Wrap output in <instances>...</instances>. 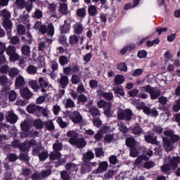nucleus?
Here are the masks:
<instances>
[{
  "label": "nucleus",
  "mask_w": 180,
  "mask_h": 180,
  "mask_svg": "<svg viewBox=\"0 0 180 180\" xmlns=\"http://www.w3.org/2000/svg\"><path fill=\"white\" fill-rule=\"evenodd\" d=\"M32 155H38L39 161H46L49 158V152L37 144L36 148H32Z\"/></svg>",
  "instance_id": "obj_1"
},
{
  "label": "nucleus",
  "mask_w": 180,
  "mask_h": 180,
  "mask_svg": "<svg viewBox=\"0 0 180 180\" xmlns=\"http://www.w3.org/2000/svg\"><path fill=\"white\" fill-rule=\"evenodd\" d=\"M140 89L141 92H148V94L150 95V99H157V98L161 95V92L158 89L153 88L150 85L140 87Z\"/></svg>",
  "instance_id": "obj_2"
},
{
  "label": "nucleus",
  "mask_w": 180,
  "mask_h": 180,
  "mask_svg": "<svg viewBox=\"0 0 180 180\" xmlns=\"http://www.w3.org/2000/svg\"><path fill=\"white\" fill-rule=\"evenodd\" d=\"M179 162L180 158L179 157L172 158L170 160L169 165L165 164L161 167V172L167 174L169 169H175V168H177Z\"/></svg>",
  "instance_id": "obj_3"
},
{
  "label": "nucleus",
  "mask_w": 180,
  "mask_h": 180,
  "mask_svg": "<svg viewBox=\"0 0 180 180\" xmlns=\"http://www.w3.org/2000/svg\"><path fill=\"white\" fill-rule=\"evenodd\" d=\"M133 116V112L130 109H118L117 118L119 120H131Z\"/></svg>",
  "instance_id": "obj_4"
},
{
  "label": "nucleus",
  "mask_w": 180,
  "mask_h": 180,
  "mask_svg": "<svg viewBox=\"0 0 180 180\" xmlns=\"http://www.w3.org/2000/svg\"><path fill=\"white\" fill-rule=\"evenodd\" d=\"M6 52L9 56L10 61H18L19 60V54L16 53V47L13 46H8Z\"/></svg>",
  "instance_id": "obj_5"
},
{
  "label": "nucleus",
  "mask_w": 180,
  "mask_h": 180,
  "mask_svg": "<svg viewBox=\"0 0 180 180\" xmlns=\"http://www.w3.org/2000/svg\"><path fill=\"white\" fill-rule=\"evenodd\" d=\"M72 171H77L75 168V165L68 164L66 165V171H63L60 172V176L63 180H70V174L68 172H72Z\"/></svg>",
  "instance_id": "obj_6"
},
{
  "label": "nucleus",
  "mask_w": 180,
  "mask_h": 180,
  "mask_svg": "<svg viewBox=\"0 0 180 180\" xmlns=\"http://www.w3.org/2000/svg\"><path fill=\"white\" fill-rule=\"evenodd\" d=\"M31 147H33V148H36V147H37V143L34 139L31 141H26L19 146V148L21 151H29Z\"/></svg>",
  "instance_id": "obj_7"
},
{
  "label": "nucleus",
  "mask_w": 180,
  "mask_h": 180,
  "mask_svg": "<svg viewBox=\"0 0 180 180\" xmlns=\"http://www.w3.org/2000/svg\"><path fill=\"white\" fill-rule=\"evenodd\" d=\"M67 115L73 123H81L83 120L82 115L78 111L68 112Z\"/></svg>",
  "instance_id": "obj_8"
},
{
  "label": "nucleus",
  "mask_w": 180,
  "mask_h": 180,
  "mask_svg": "<svg viewBox=\"0 0 180 180\" xmlns=\"http://www.w3.org/2000/svg\"><path fill=\"white\" fill-rule=\"evenodd\" d=\"M153 155V150H150V149H146V150L143 153V155L141 156H139L137 158V159L136 160L135 163L136 164H141V162H143V160L144 161H148V160H150V158Z\"/></svg>",
  "instance_id": "obj_9"
},
{
  "label": "nucleus",
  "mask_w": 180,
  "mask_h": 180,
  "mask_svg": "<svg viewBox=\"0 0 180 180\" xmlns=\"http://www.w3.org/2000/svg\"><path fill=\"white\" fill-rule=\"evenodd\" d=\"M162 143L163 148L166 151H172L175 146H174V143L169 140V139L167 137L162 138Z\"/></svg>",
  "instance_id": "obj_10"
},
{
  "label": "nucleus",
  "mask_w": 180,
  "mask_h": 180,
  "mask_svg": "<svg viewBox=\"0 0 180 180\" xmlns=\"http://www.w3.org/2000/svg\"><path fill=\"white\" fill-rule=\"evenodd\" d=\"M108 168H109V163L108 162H101L98 165V167L94 171L95 174H102L108 171Z\"/></svg>",
  "instance_id": "obj_11"
},
{
  "label": "nucleus",
  "mask_w": 180,
  "mask_h": 180,
  "mask_svg": "<svg viewBox=\"0 0 180 180\" xmlns=\"http://www.w3.org/2000/svg\"><path fill=\"white\" fill-rule=\"evenodd\" d=\"M66 136L70 139L68 141L70 144H72L75 142L74 141L78 139L79 134L75 130H70L67 132Z\"/></svg>",
  "instance_id": "obj_12"
},
{
  "label": "nucleus",
  "mask_w": 180,
  "mask_h": 180,
  "mask_svg": "<svg viewBox=\"0 0 180 180\" xmlns=\"http://www.w3.org/2000/svg\"><path fill=\"white\" fill-rule=\"evenodd\" d=\"M70 29H71V19L67 18L66 20H65V24L60 28L62 34H65V33H69Z\"/></svg>",
  "instance_id": "obj_13"
},
{
  "label": "nucleus",
  "mask_w": 180,
  "mask_h": 180,
  "mask_svg": "<svg viewBox=\"0 0 180 180\" xmlns=\"http://www.w3.org/2000/svg\"><path fill=\"white\" fill-rule=\"evenodd\" d=\"M27 110L29 113H33V115H39V112L41 110V107L36 105L35 104H31L27 106Z\"/></svg>",
  "instance_id": "obj_14"
},
{
  "label": "nucleus",
  "mask_w": 180,
  "mask_h": 180,
  "mask_svg": "<svg viewBox=\"0 0 180 180\" xmlns=\"http://www.w3.org/2000/svg\"><path fill=\"white\" fill-rule=\"evenodd\" d=\"M12 84H13V81L9 80L8 76L5 75L0 76V85H1V86H10Z\"/></svg>",
  "instance_id": "obj_15"
},
{
  "label": "nucleus",
  "mask_w": 180,
  "mask_h": 180,
  "mask_svg": "<svg viewBox=\"0 0 180 180\" xmlns=\"http://www.w3.org/2000/svg\"><path fill=\"white\" fill-rule=\"evenodd\" d=\"M75 142L73 143H70L72 146H76L77 148H83V147H85L86 146V141L84 138H76V139L74 141Z\"/></svg>",
  "instance_id": "obj_16"
},
{
  "label": "nucleus",
  "mask_w": 180,
  "mask_h": 180,
  "mask_svg": "<svg viewBox=\"0 0 180 180\" xmlns=\"http://www.w3.org/2000/svg\"><path fill=\"white\" fill-rule=\"evenodd\" d=\"M6 119L10 123H16L18 122V115L13 113V111H8L6 115Z\"/></svg>",
  "instance_id": "obj_17"
},
{
  "label": "nucleus",
  "mask_w": 180,
  "mask_h": 180,
  "mask_svg": "<svg viewBox=\"0 0 180 180\" xmlns=\"http://www.w3.org/2000/svg\"><path fill=\"white\" fill-rule=\"evenodd\" d=\"M20 94L22 96V98H24V99H30L32 98V96L33 94L29 91L27 88H22L20 91Z\"/></svg>",
  "instance_id": "obj_18"
},
{
  "label": "nucleus",
  "mask_w": 180,
  "mask_h": 180,
  "mask_svg": "<svg viewBox=\"0 0 180 180\" xmlns=\"http://www.w3.org/2000/svg\"><path fill=\"white\" fill-rule=\"evenodd\" d=\"M98 95H99V96H103V98H104V99H105V101H112L113 100V93H112V92L104 93L103 91H102V90H99L98 91Z\"/></svg>",
  "instance_id": "obj_19"
},
{
  "label": "nucleus",
  "mask_w": 180,
  "mask_h": 180,
  "mask_svg": "<svg viewBox=\"0 0 180 180\" xmlns=\"http://www.w3.org/2000/svg\"><path fill=\"white\" fill-rule=\"evenodd\" d=\"M103 113L107 117H112L113 111H112V103L110 102H108L107 105L104 108Z\"/></svg>",
  "instance_id": "obj_20"
},
{
  "label": "nucleus",
  "mask_w": 180,
  "mask_h": 180,
  "mask_svg": "<svg viewBox=\"0 0 180 180\" xmlns=\"http://www.w3.org/2000/svg\"><path fill=\"white\" fill-rule=\"evenodd\" d=\"M3 26L6 30H7V34H11V32H12V27L13 26V24L12 23V21L5 20L3 21Z\"/></svg>",
  "instance_id": "obj_21"
},
{
  "label": "nucleus",
  "mask_w": 180,
  "mask_h": 180,
  "mask_svg": "<svg viewBox=\"0 0 180 180\" xmlns=\"http://www.w3.org/2000/svg\"><path fill=\"white\" fill-rule=\"evenodd\" d=\"M39 82L41 88H42L41 92H46V91H47V86H49V83L47 82V80L43 77H40Z\"/></svg>",
  "instance_id": "obj_22"
},
{
  "label": "nucleus",
  "mask_w": 180,
  "mask_h": 180,
  "mask_svg": "<svg viewBox=\"0 0 180 180\" xmlns=\"http://www.w3.org/2000/svg\"><path fill=\"white\" fill-rule=\"evenodd\" d=\"M74 33H76V34H82V32H84V27H82V24L79 22H77L74 27Z\"/></svg>",
  "instance_id": "obj_23"
},
{
  "label": "nucleus",
  "mask_w": 180,
  "mask_h": 180,
  "mask_svg": "<svg viewBox=\"0 0 180 180\" xmlns=\"http://www.w3.org/2000/svg\"><path fill=\"white\" fill-rule=\"evenodd\" d=\"M58 82H59L62 86V88H65L67 85H68L69 79L67 76H61V78L58 79Z\"/></svg>",
  "instance_id": "obj_24"
},
{
  "label": "nucleus",
  "mask_w": 180,
  "mask_h": 180,
  "mask_svg": "<svg viewBox=\"0 0 180 180\" xmlns=\"http://www.w3.org/2000/svg\"><path fill=\"white\" fill-rule=\"evenodd\" d=\"M59 11L62 15H68V5L65 3L60 4Z\"/></svg>",
  "instance_id": "obj_25"
},
{
  "label": "nucleus",
  "mask_w": 180,
  "mask_h": 180,
  "mask_svg": "<svg viewBox=\"0 0 180 180\" xmlns=\"http://www.w3.org/2000/svg\"><path fill=\"white\" fill-rule=\"evenodd\" d=\"M95 158V154L91 151H88L83 155V160L84 162L89 161V160H93Z\"/></svg>",
  "instance_id": "obj_26"
},
{
  "label": "nucleus",
  "mask_w": 180,
  "mask_h": 180,
  "mask_svg": "<svg viewBox=\"0 0 180 180\" xmlns=\"http://www.w3.org/2000/svg\"><path fill=\"white\" fill-rule=\"evenodd\" d=\"M50 160H52V161H54L56 160H58V161H60V158H61V153L60 152H52L49 155Z\"/></svg>",
  "instance_id": "obj_27"
},
{
  "label": "nucleus",
  "mask_w": 180,
  "mask_h": 180,
  "mask_svg": "<svg viewBox=\"0 0 180 180\" xmlns=\"http://www.w3.org/2000/svg\"><path fill=\"white\" fill-rule=\"evenodd\" d=\"M115 84L116 85H122L124 82V76L117 75L114 79Z\"/></svg>",
  "instance_id": "obj_28"
},
{
  "label": "nucleus",
  "mask_w": 180,
  "mask_h": 180,
  "mask_svg": "<svg viewBox=\"0 0 180 180\" xmlns=\"http://www.w3.org/2000/svg\"><path fill=\"white\" fill-rule=\"evenodd\" d=\"M16 88H20V86H23L25 85V79L22 76H19L15 83Z\"/></svg>",
  "instance_id": "obj_29"
},
{
  "label": "nucleus",
  "mask_w": 180,
  "mask_h": 180,
  "mask_svg": "<svg viewBox=\"0 0 180 180\" xmlns=\"http://www.w3.org/2000/svg\"><path fill=\"white\" fill-rule=\"evenodd\" d=\"M88 12L91 16H95V15L98 13V8H96V6H94V5L89 6L88 8Z\"/></svg>",
  "instance_id": "obj_30"
},
{
  "label": "nucleus",
  "mask_w": 180,
  "mask_h": 180,
  "mask_svg": "<svg viewBox=\"0 0 180 180\" xmlns=\"http://www.w3.org/2000/svg\"><path fill=\"white\" fill-rule=\"evenodd\" d=\"M78 41H79V39L76 34L71 35L69 38V43L71 46H75Z\"/></svg>",
  "instance_id": "obj_31"
},
{
  "label": "nucleus",
  "mask_w": 180,
  "mask_h": 180,
  "mask_svg": "<svg viewBox=\"0 0 180 180\" xmlns=\"http://www.w3.org/2000/svg\"><path fill=\"white\" fill-rule=\"evenodd\" d=\"M145 140L150 144H157V136L153 137L151 135H146L145 136Z\"/></svg>",
  "instance_id": "obj_32"
},
{
  "label": "nucleus",
  "mask_w": 180,
  "mask_h": 180,
  "mask_svg": "<svg viewBox=\"0 0 180 180\" xmlns=\"http://www.w3.org/2000/svg\"><path fill=\"white\" fill-rule=\"evenodd\" d=\"M113 91L116 95H120L121 96H124V90L122 86L114 87Z\"/></svg>",
  "instance_id": "obj_33"
},
{
  "label": "nucleus",
  "mask_w": 180,
  "mask_h": 180,
  "mask_svg": "<svg viewBox=\"0 0 180 180\" xmlns=\"http://www.w3.org/2000/svg\"><path fill=\"white\" fill-rule=\"evenodd\" d=\"M16 92L13 90L8 93V97L11 102H15V101L16 100Z\"/></svg>",
  "instance_id": "obj_34"
},
{
  "label": "nucleus",
  "mask_w": 180,
  "mask_h": 180,
  "mask_svg": "<svg viewBox=\"0 0 180 180\" xmlns=\"http://www.w3.org/2000/svg\"><path fill=\"white\" fill-rule=\"evenodd\" d=\"M23 56H30V46L25 45L21 48Z\"/></svg>",
  "instance_id": "obj_35"
},
{
  "label": "nucleus",
  "mask_w": 180,
  "mask_h": 180,
  "mask_svg": "<svg viewBox=\"0 0 180 180\" xmlns=\"http://www.w3.org/2000/svg\"><path fill=\"white\" fill-rule=\"evenodd\" d=\"M46 32H47L48 36L53 37V36H54V25H53L51 23H50L48 25V29L46 30Z\"/></svg>",
  "instance_id": "obj_36"
},
{
  "label": "nucleus",
  "mask_w": 180,
  "mask_h": 180,
  "mask_svg": "<svg viewBox=\"0 0 180 180\" xmlns=\"http://www.w3.org/2000/svg\"><path fill=\"white\" fill-rule=\"evenodd\" d=\"M8 74L11 78H15V77L19 74V70H18V68H13L8 71Z\"/></svg>",
  "instance_id": "obj_37"
},
{
  "label": "nucleus",
  "mask_w": 180,
  "mask_h": 180,
  "mask_svg": "<svg viewBox=\"0 0 180 180\" xmlns=\"http://www.w3.org/2000/svg\"><path fill=\"white\" fill-rule=\"evenodd\" d=\"M21 39L22 40H25V41H27L30 44H32V39H33V37H32V34H30V32H27L24 37H22Z\"/></svg>",
  "instance_id": "obj_38"
},
{
  "label": "nucleus",
  "mask_w": 180,
  "mask_h": 180,
  "mask_svg": "<svg viewBox=\"0 0 180 180\" xmlns=\"http://www.w3.org/2000/svg\"><path fill=\"white\" fill-rule=\"evenodd\" d=\"M126 145L127 147H134L136 146V140L133 138H128L126 139Z\"/></svg>",
  "instance_id": "obj_39"
},
{
  "label": "nucleus",
  "mask_w": 180,
  "mask_h": 180,
  "mask_svg": "<svg viewBox=\"0 0 180 180\" xmlns=\"http://www.w3.org/2000/svg\"><path fill=\"white\" fill-rule=\"evenodd\" d=\"M1 15L4 19H6V20L11 19V13L6 9L1 11Z\"/></svg>",
  "instance_id": "obj_40"
},
{
  "label": "nucleus",
  "mask_w": 180,
  "mask_h": 180,
  "mask_svg": "<svg viewBox=\"0 0 180 180\" xmlns=\"http://www.w3.org/2000/svg\"><path fill=\"white\" fill-rule=\"evenodd\" d=\"M22 130L24 131H27L30 129L29 126V120H25L22 123L20 124Z\"/></svg>",
  "instance_id": "obj_41"
},
{
  "label": "nucleus",
  "mask_w": 180,
  "mask_h": 180,
  "mask_svg": "<svg viewBox=\"0 0 180 180\" xmlns=\"http://www.w3.org/2000/svg\"><path fill=\"white\" fill-rule=\"evenodd\" d=\"M53 148L54 151H56V152L61 151V150H63V144L58 142V141H57L56 143H55L53 145Z\"/></svg>",
  "instance_id": "obj_42"
},
{
  "label": "nucleus",
  "mask_w": 180,
  "mask_h": 180,
  "mask_svg": "<svg viewBox=\"0 0 180 180\" xmlns=\"http://www.w3.org/2000/svg\"><path fill=\"white\" fill-rule=\"evenodd\" d=\"M27 72L28 74H36V72H37V68L34 65H30L27 68Z\"/></svg>",
  "instance_id": "obj_43"
},
{
  "label": "nucleus",
  "mask_w": 180,
  "mask_h": 180,
  "mask_svg": "<svg viewBox=\"0 0 180 180\" xmlns=\"http://www.w3.org/2000/svg\"><path fill=\"white\" fill-rule=\"evenodd\" d=\"M132 133L135 134L136 136H140L141 133H143V129H141V127L136 126L132 128Z\"/></svg>",
  "instance_id": "obj_44"
},
{
  "label": "nucleus",
  "mask_w": 180,
  "mask_h": 180,
  "mask_svg": "<svg viewBox=\"0 0 180 180\" xmlns=\"http://www.w3.org/2000/svg\"><path fill=\"white\" fill-rule=\"evenodd\" d=\"M56 122L62 129H64L66 126H68V123L64 122L62 117H58Z\"/></svg>",
  "instance_id": "obj_45"
},
{
  "label": "nucleus",
  "mask_w": 180,
  "mask_h": 180,
  "mask_svg": "<svg viewBox=\"0 0 180 180\" xmlns=\"http://www.w3.org/2000/svg\"><path fill=\"white\" fill-rule=\"evenodd\" d=\"M15 5L20 8L23 9L26 6V1L25 0H16Z\"/></svg>",
  "instance_id": "obj_46"
},
{
  "label": "nucleus",
  "mask_w": 180,
  "mask_h": 180,
  "mask_svg": "<svg viewBox=\"0 0 180 180\" xmlns=\"http://www.w3.org/2000/svg\"><path fill=\"white\" fill-rule=\"evenodd\" d=\"M34 125L36 127V129H43L44 123L40 120H36L34 122Z\"/></svg>",
  "instance_id": "obj_47"
},
{
  "label": "nucleus",
  "mask_w": 180,
  "mask_h": 180,
  "mask_svg": "<svg viewBox=\"0 0 180 180\" xmlns=\"http://www.w3.org/2000/svg\"><path fill=\"white\" fill-rule=\"evenodd\" d=\"M117 68L120 70V71H124V72H127V65L124 63H120L117 65Z\"/></svg>",
  "instance_id": "obj_48"
},
{
  "label": "nucleus",
  "mask_w": 180,
  "mask_h": 180,
  "mask_svg": "<svg viewBox=\"0 0 180 180\" xmlns=\"http://www.w3.org/2000/svg\"><path fill=\"white\" fill-rule=\"evenodd\" d=\"M69 60L68 58L65 56H61L59 58V63L60 65H65L68 63Z\"/></svg>",
  "instance_id": "obj_49"
},
{
  "label": "nucleus",
  "mask_w": 180,
  "mask_h": 180,
  "mask_svg": "<svg viewBox=\"0 0 180 180\" xmlns=\"http://www.w3.org/2000/svg\"><path fill=\"white\" fill-rule=\"evenodd\" d=\"M89 112L92 116H98V115H101V112H99V110L96 107H92L89 109Z\"/></svg>",
  "instance_id": "obj_50"
},
{
  "label": "nucleus",
  "mask_w": 180,
  "mask_h": 180,
  "mask_svg": "<svg viewBox=\"0 0 180 180\" xmlns=\"http://www.w3.org/2000/svg\"><path fill=\"white\" fill-rule=\"evenodd\" d=\"M86 11L85 8H79L77 11V15L79 18H85Z\"/></svg>",
  "instance_id": "obj_51"
},
{
  "label": "nucleus",
  "mask_w": 180,
  "mask_h": 180,
  "mask_svg": "<svg viewBox=\"0 0 180 180\" xmlns=\"http://www.w3.org/2000/svg\"><path fill=\"white\" fill-rule=\"evenodd\" d=\"M43 16V12L39 9H37L34 13L33 18L35 19H41Z\"/></svg>",
  "instance_id": "obj_52"
},
{
  "label": "nucleus",
  "mask_w": 180,
  "mask_h": 180,
  "mask_svg": "<svg viewBox=\"0 0 180 180\" xmlns=\"http://www.w3.org/2000/svg\"><path fill=\"white\" fill-rule=\"evenodd\" d=\"M119 129L120 131H122V133H127L128 129L127 127L124 125V124L122 122H118Z\"/></svg>",
  "instance_id": "obj_53"
},
{
  "label": "nucleus",
  "mask_w": 180,
  "mask_h": 180,
  "mask_svg": "<svg viewBox=\"0 0 180 180\" xmlns=\"http://www.w3.org/2000/svg\"><path fill=\"white\" fill-rule=\"evenodd\" d=\"M108 105V102H106L105 100H100L98 101L97 103V106L98 108H99L100 109H102V108H103V109H105V108Z\"/></svg>",
  "instance_id": "obj_54"
},
{
  "label": "nucleus",
  "mask_w": 180,
  "mask_h": 180,
  "mask_svg": "<svg viewBox=\"0 0 180 180\" xmlns=\"http://www.w3.org/2000/svg\"><path fill=\"white\" fill-rule=\"evenodd\" d=\"M96 151V157L99 158L102 157L103 154H105V152H103V149L102 148H95Z\"/></svg>",
  "instance_id": "obj_55"
},
{
  "label": "nucleus",
  "mask_w": 180,
  "mask_h": 180,
  "mask_svg": "<svg viewBox=\"0 0 180 180\" xmlns=\"http://www.w3.org/2000/svg\"><path fill=\"white\" fill-rule=\"evenodd\" d=\"M45 126L48 130H54V123H53L51 120L46 121Z\"/></svg>",
  "instance_id": "obj_56"
},
{
  "label": "nucleus",
  "mask_w": 180,
  "mask_h": 180,
  "mask_svg": "<svg viewBox=\"0 0 180 180\" xmlns=\"http://www.w3.org/2000/svg\"><path fill=\"white\" fill-rule=\"evenodd\" d=\"M0 72L1 74H8L9 72V66L7 65H4L0 68Z\"/></svg>",
  "instance_id": "obj_57"
},
{
  "label": "nucleus",
  "mask_w": 180,
  "mask_h": 180,
  "mask_svg": "<svg viewBox=\"0 0 180 180\" xmlns=\"http://www.w3.org/2000/svg\"><path fill=\"white\" fill-rule=\"evenodd\" d=\"M65 108H75V103L73 102L72 100L68 98L66 101Z\"/></svg>",
  "instance_id": "obj_58"
},
{
  "label": "nucleus",
  "mask_w": 180,
  "mask_h": 180,
  "mask_svg": "<svg viewBox=\"0 0 180 180\" xmlns=\"http://www.w3.org/2000/svg\"><path fill=\"white\" fill-rule=\"evenodd\" d=\"M79 81H81V79L79 78V77L78 75H74L72 77L71 82L72 84H75L76 85L77 84H78L79 82Z\"/></svg>",
  "instance_id": "obj_59"
},
{
  "label": "nucleus",
  "mask_w": 180,
  "mask_h": 180,
  "mask_svg": "<svg viewBox=\"0 0 180 180\" xmlns=\"http://www.w3.org/2000/svg\"><path fill=\"white\" fill-rule=\"evenodd\" d=\"M110 164L116 165L117 164V157L116 155H111L109 158Z\"/></svg>",
  "instance_id": "obj_60"
},
{
  "label": "nucleus",
  "mask_w": 180,
  "mask_h": 180,
  "mask_svg": "<svg viewBox=\"0 0 180 180\" xmlns=\"http://www.w3.org/2000/svg\"><path fill=\"white\" fill-rule=\"evenodd\" d=\"M100 131L103 134H106V133H110V131H111L110 127L104 126L101 128V129H100Z\"/></svg>",
  "instance_id": "obj_61"
},
{
  "label": "nucleus",
  "mask_w": 180,
  "mask_h": 180,
  "mask_svg": "<svg viewBox=\"0 0 180 180\" xmlns=\"http://www.w3.org/2000/svg\"><path fill=\"white\" fill-rule=\"evenodd\" d=\"M17 32L19 34H24L26 32V28L23 25H18Z\"/></svg>",
  "instance_id": "obj_62"
},
{
  "label": "nucleus",
  "mask_w": 180,
  "mask_h": 180,
  "mask_svg": "<svg viewBox=\"0 0 180 180\" xmlns=\"http://www.w3.org/2000/svg\"><path fill=\"white\" fill-rule=\"evenodd\" d=\"M7 159L9 160V161L11 162H14L16 161V160H18V156L13 153H11L8 155Z\"/></svg>",
  "instance_id": "obj_63"
},
{
  "label": "nucleus",
  "mask_w": 180,
  "mask_h": 180,
  "mask_svg": "<svg viewBox=\"0 0 180 180\" xmlns=\"http://www.w3.org/2000/svg\"><path fill=\"white\" fill-rule=\"evenodd\" d=\"M138 57H139V58H146V57H147V51L146 50L139 51Z\"/></svg>",
  "instance_id": "obj_64"
}]
</instances>
